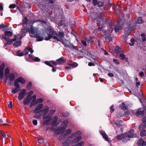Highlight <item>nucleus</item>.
<instances>
[{"label": "nucleus", "instance_id": "obj_32", "mask_svg": "<svg viewBox=\"0 0 146 146\" xmlns=\"http://www.w3.org/2000/svg\"><path fill=\"white\" fill-rule=\"evenodd\" d=\"M68 123V121L67 120H65L62 123V127H64L65 128H66L67 127V125Z\"/></svg>", "mask_w": 146, "mask_h": 146}, {"label": "nucleus", "instance_id": "obj_18", "mask_svg": "<svg viewBox=\"0 0 146 146\" xmlns=\"http://www.w3.org/2000/svg\"><path fill=\"white\" fill-rule=\"evenodd\" d=\"M71 140H66L64 141L62 143L63 146H68L71 144Z\"/></svg>", "mask_w": 146, "mask_h": 146}, {"label": "nucleus", "instance_id": "obj_38", "mask_svg": "<svg viewBox=\"0 0 146 146\" xmlns=\"http://www.w3.org/2000/svg\"><path fill=\"white\" fill-rule=\"evenodd\" d=\"M10 74V71L9 69L8 68H6L5 70V75L6 76H7V74Z\"/></svg>", "mask_w": 146, "mask_h": 146}, {"label": "nucleus", "instance_id": "obj_52", "mask_svg": "<svg viewBox=\"0 0 146 146\" xmlns=\"http://www.w3.org/2000/svg\"><path fill=\"white\" fill-rule=\"evenodd\" d=\"M16 7V5L15 4H11L9 6V8L10 9H14Z\"/></svg>", "mask_w": 146, "mask_h": 146}, {"label": "nucleus", "instance_id": "obj_61", "mask_svg": "<svg viewBox=\"0 0 146 146\" xmlns=\"http://www.w3.org/2000/svg\"><path fill=\"white\" fill-rule=\"evenodd\" d=\"M134 132V130L133 129H131L129 131L128 133H127L129 134H134L133 133Z\"/></svg>", "mask_w": 146, "mask_h": 146}, {"label": "nucleus", "instance_id": "obj_26", "mask_svg": "<svg viewBox=\"0 0 146 146\" xmlns=\"http://www.w3.org/2000/svg\"><path fill=\"white\" fill-rule=\"evenodd\" d=\"M135 22L138 24H141L143 23V21L141 17H137L135 20Z\"/></svg>", "mask_w": 146, "mask_h": 146}, {"label": "nucleus", "instance_id": "obj_20", "mask_svg": "<svg viewBox=\"0 0 146 146\" xmlns=\"http://www.w3.org/2000/svg\"><path fill=\"white\" fill-rule=\"evenodd\" d=\"M30 101L31 99L30 98V97L27 96L26 98L23 100V104L24 105H27L30 102Z\"/></svg>", "mask_w": 146, "mask_h": 146}, {"label": "nucleus", "instance_id": "obj_55", "mask_svg": "<svg viewBox=\"0 0 146 146\" xmlns=\"http://www.w3.org/2000/svg\"><path fill=\"white\" fill-rule=\"evenodd\" d=\"M36 102L37 103H42L43 101V100L41 98H39L37 100Z\"/></svg>", "mask_w": 146, "mask_h": 146}, {"label": "nucleus", "instance_id": "obj_41", "mask_svg": "<svg viewBox=\"0 0 146 146\" xmlns=\"http://www.w3.org/2000/svg\"><path fill=\"white\" fill-rule=\"evenodd\" d=\"M106 40L108 42H109L112 41V38L111 36V35H110L106 36Z\"/></svg>", "mask_w": 146, "mask_h": 146}, {"label": "nucleus", "instance_id": "obj_49", "mask_svg": "<svg viewBox=\"0 0 146 146\" xmlns=\"http://www.w3.org/2000/svg\"><path fill=\"white\" fill-rule=\"evenodd\" d=\"M29 48H26L25 49V50L23 52L24 55H25L26 54H27L29 51Z\"/></svg>", "mask_w": 146, "mask_h": 146}, {"label": "nucleus", "instance_id": "obj_44", "mask_svg": "<svg viewBox=\"0 0 146 146\" xmlns=\"http://www.w3.org/2000/svg\"><path fill=\"white\" fill-rule=\"evenodd\" d=\"M32 85V82H29L26 88L28 90H30L31 87Z\"/></svg>", "mask_w": 146, "mask_h": 146}, {"label": "nucleus", "instance_id": "obj_4", "mask_svg": "<svg viewBox=\"0 0 146 146\" xmlns=\"http://www.w3.org/2000/svg\"><path fill=\"white\" fill-rule=\"evenodd\" d=\"M14 84L15 87L11 90V92L14 94H15L19 92L21 90V87L19 86V84L16 83V82H14Z\"/></svg>", "mask_w": 146, "mask_h": 146}, {"label": "nucleus", "instance_id": "obj_25", "mask_svg": "<svg viewBox=\"0 0 146 146\" xmlns=\"http://www.w3.org/2000/svg\"><path fill=\"white\" fill-rule=\"evenodd\" d=\"M22 42L21 40H19L18 41L15 42L13 44L14 46L15 47H17L19 46H20Z\"/></svg>", "mask_w": 146, "mask_h": 146}, {"label": "nucleus", "instance_id": "obj_12", "mask_svg": "<svg viewBox=\"0 0 146 146\" xmlns=\"http://www.w3.org/2000/svg\"><path fill=\"white\" fill-rule=\"evenodd\" d=\"M137 145L139 146H146V142L142 138L139 139L137 142Z\"/></svg>", "mask_w": 146, "mask_h": 146}, {"label": "nucleus", "instance_id": "obj_48", "mask_svg": "<svg viewBox=\"0 0 146 146\" xmlns=\"http://www.w3.org/2000/svg\"><path fill=\"white\" fill-rule=\"evenodd\" d=\"M119 56L121 57V60H124L125 58V55L123 54H120Z\"/></svg>", "mask_w": 146, "mask_h": 146}, {"label": "nucleus", "instance_id": "obj_16", "mask_svg": "<svg viewBox=\"0 0 146 146\" xmlns=\"http://www.w3.org/2000/svg\"><path fill=\"white\" fill-rule=\"evenodd\" d=\"M81 134V132L80 131H78L75 133H72L71 135V136H68L67 138L70 139V138H72L74 137H76L77 136H78V135H80Z\"/></svg>", "mask_w": 146, "mask_h": 146}, {"label": "nucleus", "instance_id": "obj_58", "mask_svg": "<svg viewBox=\"0 0 146 146\" xmlns=\"http://www.w3.org/2000/svg\"><path fill=\"white\" fill-rule=\"evenodd\" d=\"M134 39L133 38H132L131 39V42H132V43H129V45L130 46H133L134 45Z\"/></svg>", "mask_w": 146, "mask_h": 146}, {"label": "nucleus", "instance_id": "obj_45", "mask_svg": "<svg viewBox=\"0 0 146 146\" xmlns=\"http://www.w3.org/2000/svg\"><path fill=\"white\" fill-rule=\"evenodd\" d=\"M17 55L19 56H22L24 55L23 52H21L20 51H18L17 52Z\"/></svg>", "mask_w": 146, "mask_h": 146}, {"label": "nucleus", "instance_id": "obj_37", "mask_svg": "<svg viewBox=\"0 0 146 146\" xmlns=\"http://www.w3.org/2000/svg\"><path fill=\"white\" fill-rule=\"evenodd\" d=\"M104 21L103 19L101 20L99 22L96 23L97 26L98 27H99L100 26H102L104 25Z\"/></svg>", "mask_w": 146, "mask_h": 146}, {"label": "nucleus", "instance_id": "obj_28", "mask_svg": "<svg viewBox=\"0 0 146 146\" xmlns=\"http://www.w3.org/2000/svg\"><path fill=\"white\" fill-rule=\"evenodd\" d=\"M115 52L116 54H118L121 52V48L119 46H116L115 50Z\"/></svg>", "mask_w": 146, "mask_h": 146}, {"label": "nucleus", "instance_id": "obj_30", "mask_svg": "<svg viewBox=\"0 0 146 146\" xmlns=\"http://www.w3.org/2000/svg\"><path fill=\"white\" fill-rule=\"evenodd\" d=\"M71 130L70 129L66 130L65 132V133L64 135V138H66V136L71 133Z\"/></svg>", "mask_w": 146, "mask_h": 146}, {"label": "nucleus", "instance_id": "obj_33", "mask_svg": "<svg viewBox=\"0 0 146 146\" xmlns=\"http://www.w3.org/2000/svg\"><path fill=\"white\" fill-rule=\"evenodd\" d=\"M121 29V27L119 26L118 25H116L115 27V31L116 33L117 32L119 31Z\"/></svg>", "mask_w": 146, "mask_h": 146}, {"label": "nucleus", "instance_id": "obj_53", "mask_svg": "<svg viewBox=\"0 0 146 146\" xmlns=\"http://www.w3.org/2000/svg\"><path fill=\"white\" fill-rule=\"evenodd\" d=\"M7 36L5 34V35H2V37L5 40H8L9 39V38L6 37Z\"/></svg>", "mask_w": 146, "mask_h": 146}, {"label": "nucleus", "instance_id": "obj_57", "mask_svg": "<svg viewBox=\"0 0 146 146\" xmlns=\"http://www.w3.org/2000/svg\"><path fill=\"white\" fill-rule=\"evenodd\" d=\"M33 117L37 119H39L40 118V115H38L37 114H35L34 115Z\"/></svg>", "mask_w": 146, "mask_h": 146}, {"label": "nucleus", "instance_id": "obj_43", "mask_svg": "<svg viewBox=\"0 0 146 146\" xmlns=\"http://www.w3.org/2000/svg\"><path fill=\"white\" fill-rule=\"evenodd\" d=\"M43 119H47V120H49L50 121L51 120V118L50 116L49 115H48L45 116V115H43Z\"/></svg>", "mask_w": 146, "mask_h": 146}, {"label": "nucleus", "instance_id": "obj_24", "mask_svg": "<svg viewBox=\"0 0 146 146\" xmlns=\"http://www.w3.org/2000/svg\"><path fill=\"white\" fill-rule=\"evenodd\" d=\"M15 74L13 73H11L9 76V80L11 81H13L15 80Z\"/></svg>", "mask_w": 146, "mask_h": 146}, {"label": "nucleus", "instance_id": "obj_46", "mask_svg": "<svg viewBox=\"0 0 146 146\" xmlns=\"http://www.w3.org/2000/svg\"><path fill=\"white\" fill-rule=\"evenodd\" d=\"M84 144V143L83 141L80 142L75 145L76 146H82Z\"/></svg>", "mask_w": 146, "mask_h": 146}, {"label": "nucleus", "instance_id": "obj_6", "mask_svg": "<svg viewBox=\"0 0 146 146\" xmlns=\"http://www.w3.org/2000/svg\"><path fill=\"white\" fill-rule=\"evenodd\" d=\"M146 111L145 109L144 108H142L138 109L136 111V115L137 116H138L139 115H144Z\"/></svg>", "mask_w": 146, "mask_h": 146}, {"label": "nucleus", "instance_id": "obj_40", "mask_svg": "<svg viewBox=\"0 0 146 146\" xmlns=\"http://www.w3.org/2000/svg\"><path fill=\"white\" fill-rule=\"evenodd\" d=\"M140 135L142 137H144L146 135V130H144L141 131L140 132Z\"/></svg>", "mask_w": 146, "mask_h": 146}, {"label": "nucleus", "instance_id": "obj_39", "mask_svg": "<svg viewBox=\"0 0 146 146\" xmlns=\"http://www.w3.org/2000/svg\"><path fill=\"white\" fill-rule=\"evenodd\" d=\"M22 21H23V23L24 24H26V25H27L28 23L29 22V20H28L27 18V17H24V19Z\"/></svg>", "mask_w": 146, "mask_h": 146}, {"label": "nucleus", "instance_id": "obj_22", "mask_svg": "<svg viewBox=\"0 0 146 146\" xmlns=\"http://www.w3.org/2000/svg\"><path fill=\"white\" fill-rule=\"evenodd\" d=\"M58 119V117L57 116H55L53 118V125L55 126H57L59 124V123H57V121Z\"/></svg>", "mask_w": 146, "mask_h": 146}, {"label": "nucleus", "instance_id": "obj_21", "mask_svg": "<svg viewBox=\"0 0 146 146\" xmlns=\"http://www.w3.org/2000/svg\"><path fill=\"white\" fill-rule=\"evenodd\" d=\"M131 29L129 28L128 27L125 28L124 29V33L125 35V36H127L129 35V33L130 32Z\"/></svg>", "mask_w": 146, "mask_h": 146}, {"label": "nucleus", "instance_id": "obj_63", "mask_svg": "<svg viewBox=\"0 0 146 146\" xmlns=\"http://www.w3.org/2000/svg\"><path fill=\"white\" fill-rule=\"evenodd\" d=\"M69 114L68 112H65L63 114V116L64 117H66L69 116Z\"/></svg>", "mask_w": 146, "mask_h": 146}, {"label": "nucleus", "instance_id": "obj_15", "mask_svg": "<svg viewBox=\"0 0 146 146\" xmlns=\"http://www.w3.org/2000/svg\"><path fill=\"white\" fill-rule=\"evenodd\" d=\"M65 128L63 127H61L58 128L55 131V132L57 134H61L64 131Z\"/></svg>", "mask_w": 146, "mask_h": 146}, {"label": "nucleus", "instance_id": "obj_59", "mask_svg": "<svg viewBox=\"0 0 146 146\" xmlns=\"http://www.w3.org/2000/svg\"><path fill=\"white\" fill-rule=\"evenodd\" d=\"M33 123L35 125H36L37 124V121L36 120H33Z\"/></svg>", "mask_w": 146, "mask_h": 146}, {"label": "nucleus", "instance_id": "obj_47", "mask_svg": "<svg viewBox=\"0 0 146 146\" xmlns=\"http://www.w3.org/2000/svg\"><path fill=\"white\" fill-rule=\"evenodd\" d=\"M8 26V25H5L3 24H1L0 25V29L7 28Z\"/></svg>", "mask_w": 146, "mask_h": 146}, {"label": "nucleus", "instance_id": "obj_9", "mask_svg": "<svg viewBox=\"0 0 146 146\" xmlns=\"http://www.w3.org/2000/svg\"><path fill=\"white\" fill-rule=\"evenodd\" d=\"M5 68V65L3 63L0 65V79H2L4 76V70Z\"/></svg>", "mask_w": 146, "mask_h": 146}, {"label": "nucleus", "instance_id": "obj_11", "mask_svg": "<svg viewBox=\"0 0 146 146\" xmlns=\"http://www.w3.org/2000/svg\"><path fill=\"white\" fill-rule=\"evenodd\" d=\"M30 30L29 28H27V26L23 27L21 29V34L22 36H25L26 35V33L29 32Z\"/></svg>", "mask_w": 146, "mask_h": 146}, {"label": "nucleus", "instance_id": "obj_8", "mask_svg": "<svg viewBox=\"0 0 146 146\" xmlns=\"http://www.w3.org/2000/svg\"><path fill=\"white\" fill-rule=\"evenodd\" d=\"M92 2L95 6H97L98 7H103L104 5V3L98 0H92Z\"/></svg>", "mask_w": 146, "mask_h": 146}, {"label": "nucleus", "instance_id": "obj_34", "mask_svg": "<svg viewBox=\"0 0 146 146\" xmlns=\"http://www.w3.org/2000/svg\"><path fill=\"white\" fill-rule=\"evenodd\" d=\"M62 41L61 42L64 44V46L66 47H67L69 44H70V42L68 40H65V41H64L63 42Z\"/></svg>", "mask_w": 146, "mask_h": 146}, {"label": "nucleus", "instance_id": "obj_64", "mask_svg": "<svg viewBox=\"0 0 146 146\" xmlns=\"http://www.w3.org/2000/svg\"><path fill=\"white\" fill-rule=\"evenodd\" d=\"M28 95L27 96H28V97H30V96L33 94V92L32 91H30L29 93H28Z\"/></svg>", "mask_w": 146, "mask_h": 146}, {"label": "nucleus", "instance_id": "obj_35", "mask_svg": "<svg viewBox=\"0 0 146 146\" xmlns=\"http://www.w3.org/2000/svg\"><path fill=\"white\" fill-rule=\"evenodd\" d=\"M123 121L121 120L117 121H115V123L116 125L118 127L121 126V124L123 123Z\"/></svg>", "mask_w": 146, "mask_h": 146}, {"label": "nucleus", "instance_id": "obj_10", "mask_svg": "<svg viewBox=\"0 0 146 146\" xmlns=\"http://www.w3.org/2000/svg\"><path fill=\"white\" fill-rule=\"evenodd\" d=\"M99 132L100 134L102 135L103 138L105 140L108 142H111V141L109 139L108 137L104 131L102 130H100Z\"/></svg>", "mask_w": 146, "mask_h": 146}, {"label": "nucleus", "instance_id": "obj_54", "mask_svg": "<svg viewBox=\"0 0 146 146\" xmlns=\"http://www.w3.org/2000/svg\"><path fill=\"white\" fill-rule=\"evenodd\" d=\"M135 25H133L132 23H130L128 26V27L131 30V29L135 27Z\"/></svg>", "mask_w": 146, "mask_h": 146}, {"label": "nucleus", "instance_id": "obj_2", "mask_svg": "<svg viewBox=\"0 0 146 146\" xmlns=\"http://www.w3.org/2000/svg\"><path fill=\"white\" fill-rule=\"evenodd\" d=\"M137 136V134H129L128 133H121L117 135V139L118 140H121L123 139V141L126 142L129 140V138L136 137Z\"/></svg>", "mask_w": 146, "mask_h": 146}, {"label": "nucleus", "instance_id": "obj_14", "mask_svg": "<svg viewBox=\"0 0 146 146\" xmlns=\"http://www.w3.org/2000/svg\"><path fill=\"white\" fill-rule=\"evenodd\" d=\"M82 137L81 136H78L77 137L73 140H71V143L72 144L75 143L79 142L81 140Z\"/></svg>", "mask_w": 146, "mask_h": 146}, {"label": "nucleus", "instance_id": "obj_7", "mask_svg": "<svg viewBox=\"0 0 146 146\" xmlns=\"http://www.w3.org/2000/svg\"><path fill=\"white\" fill-rule=\"evenodd\" d=\"M26 89H23L21 90V92L18 96V98L20 100H21L24 98V97L27 94Z\"/></svg>", "mask_w": 146, "mask_h": 146}, {"label": "nucleus", "instance_id": "obj_31", "mask_svg": "<svg viewBox=\"0 0 146 146\" xmlns=\"http://www.w3.org/2000/svg\"><path fill=\"white\" fill-rule=\"evenodd\" d=\"M146 128V123H142L140 125L139 127V129L141 130L143 129L144 128Z\"/></svg>", "mask_w": 146, "mask_h": 146}, {"label": "nucleus", "instance_id": "obj_62", "mask_svg": "<svg viewBox=\"0 0 146 146\" xmlns=\"http://www.w3.org/2000/svg\"><path fill=\"white\" fill-rule=\"evenodd\" d=\"M9 108H11L13 107L12 103L11 101H10L9 104L8 105Z\"/></svg>", "mask_w": 146, "mask_h": 146}, {"label": "nucleus", "instance_id": "obj_3", "mask_svg": "<svg viewBox=\"0 0 146 146\" xmlns=\"http://www.w3.org/2000/svg\"><path fill=\"white\" fill-rule=\"evenodd\" d=\"M30 26V28L29 29L30 36L31 37H35L37 34L36 29L34 28L32 25Z\"/></svg>", "mask_w": 146, "mask_h": 146}, {"label": "nucleus", "instance_id": "obj_17", "mask_svg": "<svg viewBox=\"0 0 146 146\" xmlns=\"http://www.w3.org/2000/svg\"><path fill=\"white\" fill-rule=\"evenodd\" d=\"M49 107L47 106H45L44 109L42 110L41 112H42L43 115H45L48 112Z\"/></svg>", "mask_w": 146, "mask_h": 146}, {"label": "nucleus", "instance_id": "obj_42", "mask_svg": "<svg viewBox=\"0 0 146 146\" xmlns=\"http://www.w3.org/2000/svg\"><path fill=\"white\" fill-rule=\"evenodd\" d=\"M50 121V120L49 119L45 120L42 123V126H44L46 125H48V123Z\"/></svg>", "mask_w": 146, "mask_h": 146}, {"label": "nucleus", "instance_id": "obj_23", "mask_svg": "<svg viewBox=\"0 0 146 146\" xmlns=\"http://www.w3.org/2000/svg\"><path fill=\"white\" fill-rule=\"evenodd\" d=\"M63 58L64 57H62L60 58L57 60L56 61L58 62V63L61 64L65 62L66 61V60L63 59Z\"/></svg>", "mask_w": 146, "mask_h": 146}, {"label": "nucleus", "instance_id": "obj_5", "mask_svg": "<svg viewBox=\"0 0 146 146\" xmlns=\"http://www.w3.org/2000/svg\"><path fill=\"white\" fill-rule=\"evenodd\" d=\"M43 105L42 104H39L36 106L35 109L34 111V113L35 114H38L41 112Z\"/></svg>", "mask_w": 146, "mask_h": 146}, {"label": "nucleus", "instance_id": "obj_1", "mask_svg": "<svg viewBox=\"0 0 146 146\" xmlns=\"http://www.w3.org/2000/svg\"><path fill=\"white\" fill-rule=\"evenodd\" d=\"M48 36L45 37V39L48 40L53 38V39L56 40L57 41L62 42L63 38L64 37V33L62 31H60L58 33H56V31L50 29L47 32Z\"/></svg>", "mask_w": 146, "mask_h": 146}, {"label": "nucleus", "instance_id": "obj_60", "mask_svg": "<svg viewBox=\"0 0 146 146\" xmlns=\"http://www.w3.org/2000/svg\"><path fill=\"white\" fill-rule=\"evenodd\" d=\"M113 62L115 63V64H119V63L118 62V60L116 59H114L113 60Z\"/></svg>", "mask_w": 146, "mask_h": 146}, {"label": "nucleus", "instance_id": "obj_13", "mask_svg": "<svg viewBox=\"0 0 146 146\" xmlns=\"http://www.w3.org/2000/svg\"><path fill=\"white\" fill-rule=\"evenodd\" d=\"M25 80L21 77H18V78L16 79L14 81V82H16V83H17L18 84H19V82L23 84H25Z\"/></svg>", "mask_w": 146, "mask_h": 146}, {"label": "nucleus", "instance_id": "obj_50", "mask_svg": "<svg viewBox=\"0 0 146 146\" xmlns=\"http://www.w3.org/2000/svg\"><path fill=\"white\" fill-rule=\"evenodd\" d=\"M38 142L40 144H42L44 143V140L42 139H37Z\"/></svg>", "mask_w": 146, "mask_h": 146}, {"label": "nucleus", "instance_id": "obj_29", "mask_svg": "<svg viewBox=\"0 0 146 146\" xmlns=\"http://www.w3.org/2000/svg\"><path fill=\"white\" fill-rule=\"evenodd\" d=\"M4 34L7 36L10 37L13 36V33L9 31H5Z\"/></svg>", "mask_w": 146, "mask_h": 146}, {"label": "nucleus", "instance_id": "obj_19", "mask_svg": "<svg viewBox=\"0 0 146 146\" xmlns=\"http://www.w3.org/2000/svg\"><path fill=\"white\" fill-rule=\"evenodd\" d=\"M119 106L121 108V109L123 110L127 109V106L124 102L122 103Z\"/></svg>", "mask_w": 146, "mask_h": 146}, {"label": "nucleus", "instance_id": "obj_51", "mask_svg": "<svg viewBox=\"0 0 146 146\" xmlns=\"http://www.w3.org/2000/svg\"><path fill=\"white\" fill-rule=\"evenodd\" d=\"M7 43L5 44V45H10L11 44L13 43V42L11 40H7Z\"/></svg>", "mask_w": 146, "mask_h": 146}, {"label": "nucleus", "instance_id": "obj_36", "mask_svg": "<svg viewBox=\"0 0 146 146\" xmlns=\"http://www.w3.org/2000/svg\"><path fill=\"white\" fill-rule=\"evenodd\" d=\"M37 102L36 100H33L31 102V104L30 105V107L32 108L33 106H35L37 104Z\"/></svg>", "mask_w": 146, "mask_h": 146}, {"label": "nucleus", "instance_id": "obj_56", "mask_svg": "<svg viewBox=\"0 0 146 146\" xmlns=\"http://www.w3.org/2000/svg\"><path fill=\"white\" fill-rule=\"evenodd\" d=\"M34 61L35 62H39L40 60V59L38 57H35L34 59Z\"/></svg>", "mask_w": 146, "mask_h": 146}, {"label": "nucleus", "instance_id": "obj_27", "mask_svg": "<svg viewBox=\"0 0 146 146\" xmlns=\"http://www.w3.org/2000/svg\"><path fill=\"white\" fill-rule=\"evenodd\" d=\"M67 48H68L72 50H76V49L75 46H74L73 44H71L70 42V44H68Z\"/></svg>", "mask_w": 146, "mask_h": 146}]
</instances>
